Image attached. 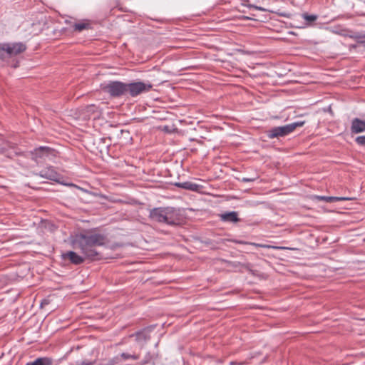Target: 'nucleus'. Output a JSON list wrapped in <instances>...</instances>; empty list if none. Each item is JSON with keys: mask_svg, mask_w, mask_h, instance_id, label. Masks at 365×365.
I'll return each mask as SVG.
<instances>
[{"mask_svg": "<svg viewBox=\"0 0 365 365\" xmlns=\"http://www.w3.org/2000/svg\"><path fill=\"white\" fill-rule=\"evenodd\" d=\"M107 241L105 235L88 230L72 236L71 243L74 249L80 250L85 257L91 260H98L102 256L96 247L105 245Z\"/></svg>", "mask_w": 365, "mask_h": 365, "instance_id": "obj_1", "label": "nucleus"}, {"mask_svg": "<svg viewBox=\"0 0 365 365\" xmlns=\"http://www.w3.org/2000/svg\"><path fill=\"white\" fill-rule=\"evenodd\" d=\"M152 87L151 83L143 81L125 83L120 81H110L101 84V90L113 98L128 96L135 98L150 91Z\"/></svg>", "mask_w": 365, "mask_h": 365, "instance_id": "obj_2", "label": "nucleus"}, {"mask_svg": "<svg viewBox=\"0 0 365 365\" xmlns=\"http://www.w3.org/2000/svg\"><path fill=\"white\" fill-rule=\"evenodd\" d=\"M149 217L151 220L170 226L178 225L181 222L179 211L172 207H160L150 210Z\"/></svg>", "mask_w": 365, "mask_h": 365, "instance_id": "obj_3", "label": "nucleus"}, {"mask_svg": "<svg viewBox=\"0 0 365 365\" xmlns=\"http://www.w3.org/2000/svg\"><path fill=\"white\" fill-rule=\"evenodd\" d=\"M57 155L55 149L47 146H40L31 152V159L36 163H42L47 160L52 161Z\"/></svg>", "mask_w": 365, "mask_h": 365, "instance_id": "obj_4", "label": "nucleus"}, {"mask_svg": "<svg viewBox=\"0 0 365 365\" xmlns=\"http://www.w3.org/2000/svg\"><path fill=\"white\" fill-rule=\"evenodd\" d=\"M2 48H3V57L4 59L7 56H16L18 55L26 49V46L21 43H2Z\"/></svg>", "mask_w": 365, "mask_h": 365, "instance_id": "obj_5", "label": "nucleus"}, {"mask_svg": "<svg viewBox=\"0 0 365 365\" xmlns=\"http://www.w3.org/2000/svg\"><path fill=\"white\" fill-rule=\"evenodd\" d=\"M292 133L289 124L283 126H276L266 132L267 137L269 139L284 137Z\"/></svg>", "mask_w": 365, "mask_h": 365, "instance_id": "obj_6", "label": "nucleus"}, {"mask_svg": "<svg viewBox=\"0 0 365 365\" xmlns=\"http://www.w3.org/2000/svg\"><path fill=\"white\" fill-rule=\"evenodd\" d=\"M61 257L64 260H69L71 263L78 265L83 263L85 258L73 251H68L63 253Z\"/></svg>", "mask_w": 365, "mask_h": 365, "instance_id": "obj_7", "label": "nucleus"}, {"mask_svg": "<svg viewBox=\"0 0 365 365\" xmlns=\"http://www.w3.org/2000/svg\"><path fill=\"white\" fill-rule=\"evenodd\" d=\"M39 176L53 181H58L60 175L53 167L46 168L39 172Z\"/></svg>", "mask_w": 365, "mask_h": 365, "instance_id": "obj_8", "label": "nucleus"}, {"mask_svg": "<svg viewBox=\"0 0 365 365\" xmlns=\"http://www.w3.org/2000/svg\"><path fill=\"white\" fill-rule=\"evenodd\" d=\"M351 132L352 133H360L365 132V120L355 118L351 121Z\"/></svg>", "mask_w": 365, "mask_h": 365, "instance_id": "obj_9", "label": "nucleus"}, {"mask_svg": "<svg viewBox=\"0 0 365 365\" xmlns=\"http://www.w3.org/2000/svg\"><path fill=\"white\" fill-rule=\"evenodd\" d=\"M220 219L223 222L236 223L240 220L238 217V213L235 211L227 212L220 215Z\"/></svg>", "mask_w": 365, "mask_h": 365, "instance_id": "obj_10", "label": "nucleus"}, {"mask_svg": "<svg viewBox=\"0 0 365 365\" xmlns=\"http://www.w3.org/2000/svg\"><path fill=\"white\" fill-rule=\"evenodd\" d=\"M135 336V341L142 345L150 339V331L148 329H144L136 332Z\"/></svg>", "mask_w": 365, "mask_h": 365, "instance_id": "obj_11", "label": "nucleus"}, {"mask_svg": "<svg viewBox=\"0 0 365 365\" xmlns=\"http://www.w3.org/2000/svg\"><path fill=\"white\" fill-rule=\"evenodd\" d=\"M316 199L320 201H324L327 202H335L338 201L351 200L352 198L346 197H332V196H319L317 195L314 197Z\"/></svg>", "mask_w": 365, "mask_h": 365, "instance_id": "obj_12", "label": "nucleus"}, {"mask_svg": "<svg viewBox=\"0 0 365 365\" xmlns=\"http://www.w3.org/2000/svg\"><path fill=\"white\" fill-rule=\"evenodd\" d=\"M175 185L178 187L191 191H197L200 187V185L189 181L178 182Z\"/></svg>", "mask_w": 365, "mask_h": 365, "instance_id": "obj_13", "label": "nucleus"}, {"mask_svg": "<svg viewBox=\"0 0 365 365\" xmlns=\"http://www.w3.org/2000/svg\"><path fill=\"white\" fill-rule=\"evenodd\" d=\"M155 354L148 351L143 358L138 362V365H145L148 364H154L156 359Z\"/></svg>", "mask_w": 365, "mask_h": 365, "instance_id": "obj_14", "label": "nucleus"}, {"mask_svg": "<svg viewBox=\"0 0 365 365\" xmlns=\"http://www.w3.org/2000/svg\"><path fill=\"white\" fill-rule=\"evenodd\" d=\"M120 355V359L122 362L128 361V360H140V354H130L127 352H123Z\"/></svg>", "mask_w": 365, "mask_h": 365, "instance_id": "obj_15", "label": "nucleus"}, {"mask_svg": "<svg viewBox=\"0 0 365 365\" xmlns=\"http://www.w3.org/2000/svg\"><path fill=\"white\" fill-rule=\"evenodd\" d=\"M302 17L306 21L304 27L310 26L312 25L317 19L318 16L316 14H309L308 13H303Z\"/></svg>", "mask_w": 365, "mask_h": 365, "instance_id": "obj_16", "label": "nucleus"}, {"mask_svg": "<svg viewBox=\"0 0 365 365\" xmlns=\"http://www.w3.org/2000/svg\"><path fill=\"white\" fill-rule=\"evenodd\" d=\"M73 31L81 32L85 29H88L91 28V24L88 22H79L74 23L72 26Z\"/></svg>", "mask_w": 365, "mask_h": 365, "instance_id": "obj_17", "label": "nucleus"}, {"mask_svg": "<svg viewBox=\"0 0 365 365\" xmlns=\"http://www.w3.org/2000/svg\"><path fill=\"white\" fill-rule=\"evenodd\" d=\"M34 365H52L53 359L49 357H40L32 361Z\"/></svg>", "mask_w": 365, "mask_h": 365, "instance_id": "obj_18", "label": "nucleus"}, {"mask_svg": "<svg viewBox=\"0 0 365 365\" xmlns=\"http://www.w3.org/2000/svg\"><path fill=\"white\" fill-rule=\"evenodd\" d=\"M304 123V121H297L292 123H289V126L292 129V131L293 132L297 127L303 126Z\"/></svg>", "mask_w": 365, "mask_h": 365, "instance_id": "obj_19", "label": "nucleus"}, {"mask_svg": "<svg viewBox=\"0 0 365 365\" xmlns=\"http://www.w3.org/2000/svg\"><path fill=\"white\" fill-rule=\"evenodd\" d=\"M122 363L120 355H117L108 361L109 365H115Z\"/></svg>", "mask_w": 365, "mask_h": 365, "instance_id": "obj_20", "label": "nucleus"}, {"mask_svg": "<svg viewBox=\"0 0 365 365\" xmlns=\"http://www.w3.org/2000/svg\"><path fill=\"white\" fill-rule=\"evenodd\" d=\"M355 142L361 146H365V135L358 136L355 139Z\"/></svg>", "mask_w": 365, "mask_h": 365, "instance_id": "obj_21", "label": "nucleus"}, {"mask_svg": "<svg viewBox=\"0 0 365 365\" xmlns=\"http://www.w3.org/2000/svg\"><path fill=\"white\" fill-rule=\"evenodd\" d=\"M94 363L93 361H90L88 360L77 361L75 364H70L69 365H93Z\"/></svg>", "mask_w": 365, "mask_h": 365, "instance_id": "obj_22", "label": "nucleus"}, {"mask_svg": "<svg viewBox=\"0 0 365 365\" xmlns=\"http://www.w3.org/2000/svg\"><path fill=\"white\" fill-rule=\"evenodd\" d=\"M255 178H243L241 181L243 182H250L255 181Z\"/></svg>", "mask_w": 365, "mask_h": 365, "instance_id": "obj_23", "label": "nucleus"}, {"mask_svg": "<svg viewBox=\"0 0 365 365\" xmlns=\"http://www.w3.org/2000/svg\"><path fill=\"white\" fill-rule=\"evenodd\" d=\"M0 59L4 60L2 44L0 43Z\"/></svg>", "mask_w": 365, "mask_h": 365, "instance_id": "obj_24", "label": "nucleus"}, {"mask_svg": "<svg viewBox=\"0 0 365 365\" xmlns=\"http://www.w3.org/2000/svg\"><path fill=\"white\" fill-rule=\"evenodd\" d=\"M359 42L362 43L365 46V35L360 38Z\"/></svg>", "mask_w": 365, "mask_h": 365, "instance_id": "obj_25", "label": "nucleus"}, {"mask_svg": "<svg viewBox=\"0 0 365 365\" xmlns=\"http://www.w3.org/2000/svg\"><path fill=\"white\" fill-rule=\"evenodd\" d=\"M252 6L254 7L255 9H257L259 11H264V9L260 6Z\"/></svg>", "mask_w": 365, "mask_h": 365, "instance_id": "obj_26", "label": "nucleus"}, {"mask_svg": "<svg viewBox=\"0 0 365 365\" xmlns=\"http://www.w3.org/2000/svg\"><path fill=\"white\" fill-rule=\"evenodd\" d=\"M257 246H259V247H267L266 245H257Z\"/></svg>", "mask_w": 365, "mask_h": 365, "instance_id": "obj_27", "label": "nucleus"}, {"mask_svg": "<svg viewBox=\"0 0 365 365\" xmlns=\"http://www.w3.org/2000/svg\"><path fill=\"white\" fill-rule=\"evenodd\" d=\"M26 365H34L32 362L27 363Z\"/></svg>", "mask_w": 365, "mask_h": 365, "instance_id": "obj_28", "label": "nucleus"}]
</instances>
